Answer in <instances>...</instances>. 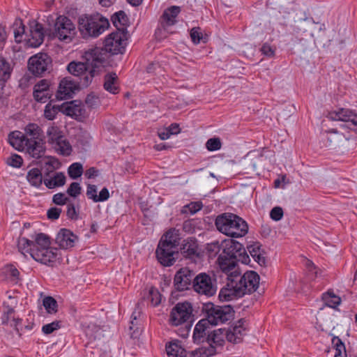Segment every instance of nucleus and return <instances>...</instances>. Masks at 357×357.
Instances as JSON below:
<instances>
[{
  "mask_svg": "<svg viewBox=\"0 0 357 357\" xmlns=\"http://www.w3.org/2000/svg\"><path fill=\"white\" fill-rule=\"evenodd\" d=\"M80 88L82 87L79 86L78 80L71 77H64L59 83L56 98L59 100L70 98L75 91Z\"/></svg>",
  "mask_w": 357,
  "mask_h": 357,
  "instance_id": "f3484780",
  "label": "nucleus"
},
{
  "mask_svg": "<svg viewBox=\"0 0 357 357\" xmlns=\"http://www.w3.org/2000/svg\"><path fill=\"white\" fill-rule=\"evenodd\" d=\"M33 245V241L29 240L25 237H22L18 240L17 248L19 251L21 252L23 255H25V252H27L29 253L31 256L32 250L35 249Z\"/></svg>",
  "mask_w": 357,
  "mask_h": 357,
  "instance_id": "49530a36",
  "label": "nucleus"
},
{
  "mask_svg": "<svg viewBox=\"0 0 357 357\" xmlns=\"http://www.w3.org/2000/svg\"><path fill=\"white\" fill-rule=\"evenodd\" d=\"M270 217L275 221L280 220L283 217V210L280 206L273 208L270 212Z\"/></svg>",
  "mask_w": 357,
  "mask_h": 357,
  "instance_id": "338daca9",
  "label": "nucleus"
},
{
  "mask_svg": "<svg viewBox=\"0 0 357 357\" xmlns=\"http://www.w3.org/2000/svg\"><path fill=\"white\" fill-rule=\"evenodd\" d=\"M128 33L126 31L112 32L105 39L104 47L112 55L123 54L126 50Z\"/></svg>",
  "mask_w": 357,
  "mask_h": 357,
  "instance_id": "6e6552de",
  "label": "nucleus"
},
{
  "mask_svg": "<svg viewBox=\"0 0 357 357\" xmlns=\"http://www.w3.org/2000/svg\"><path fill=\"white\" fill-rule=\"evenodd\" d=\"M3 273L7 279L13 283H17L20 280V272L13 264L5 265Z\"/></svg>",
  "mask_w": 357,
  "mask_h": 357,
  "instance_id": "58836bf2",
  "label": "nucleus"
},
{
  "mask_svg": "<svg viewBox=\"0 0 357 357\" xmlns=\"http://www.w3.org/2000/svg\"><path fill=\"white\" fill-rule=\"evenodd\" d=\"M13 66L10 63L2 56H0V82L4 84L11 76Z\"/></svg>",
  "mask_w": 357,
  "mask_h": 357,
  "instance_id": "2f4dec72",
  "label": "nucleus"
},
{
  "mask_svg": "<svg viewBox=\"0 0 357 357\" xmlns=\"http://www.w3.org/2000/svg\"><path fill=\"white\" fill-rule=\"evenodd\" d=\"M181 253L185 258L195 259L199 257V245L195 238L189 237L183 240L181 246Z\"/></svg>",
  "mask_w": 357,
  "mask_h": 357,
  "instance_id": "412c9836",
  "label": "nucleus"
},
{
  "mask_svg": "<svg viewBox=\"0 0 357 357\" xmlns=\"http://www.w3.org/2000/svg\"><path fill=\"white\" fill-rule=\"evenodd\" d=\"M184 350L178 340L172 341L166 345V351L169 357H181Z\"/></svg>",
  "mask_w": 357,
  "mask_h": 357,
  "instance_id": "c9c22d12",
  "label": "nucleus"
},
{
  "mask_svg": "<svg viewBox=\"0 0 357 357\" xmlns=\"http://www.w3.org/2000/svg\"><path fill=\"white\" fill-rule=\"evenodd\" d=\"M61 322L60 321H54L50 324L44 325L42 327V332L45 335H50L54 331H56L61 328Z\"/></svg>",
  "mask_w": 357,
  "mask_h": 357,
  "instance_id": "6e6d98bb",
  "label": "nucleus"
},
{
  "mask_svg": "<svg viewBox=\"0 0 357 357\" xmlns=\"http://www.w3.org/2000/svg\"><path fill=\"white\" fill-rule=\"evenodd\" d=\"M1 322L2 324H10V326L14 327L16 332L18 333L20 336H21L20 330H22V328H20L19 326L22 322L21 319H15L13 315L3 313V315L1 317Z\"/></svg>",
  "mask_w": 357,
  "mask_h": 357,
  "instance_id": "79ce46f5",
  "label": "nucleus"
},
{
  "mask_svg": "<svg viewBox=\"0 0 357 357\" xmlns=\"http://www.w3.org/2000/svg\"><path fill=\"white\" fill-rule=\"evenodd\" d=\"M91 68L90 64H88L86 60L85 62H70L67 67L68 72L77 77L78 82L80 86L85 88L86 86L82 84V79L88 75Z\"/></svg>",
  "mask_w": 357,
  "mask_h": 357,
  "instance_id": "aec40b11",
  "label": "nucleus"
},
{
  "mask_svg": "<svg viewBox=\"0 0 357 357\" xmlns=\"http://www.w3.org/2000/svg\"><path fill=\"white\" fill-rule=\"evenodd\" d=\"M75 33V26L72 21L66 16H59L54 24L56 37L60 40L68 43L72 40Z\"/></svg>",
  "mask_w": 357,
  "mask_h": 357,
  "instance_id": "f8f14e48",
  "label": "nucleus"
},
{
  "mask_svg": "<svg viewBox=\"0 0 357 357\" xmlns=\"http://www.w3.org/2000/svg\"><path fill=\"white\" fill-rule=\"evenodd\" d=\"M227 282L219 292V299L222 301H228L244 296L243 291L239 288L234 277L227 275Z\"/></svg>",
  "mask_w": 357,
  "mask_h": 357,
  "instance_id": "2eb2a0df",
  "label": "nucleus"
},
{
  "mask_svg": "<svg viewBox=\"0 0 357 357\" xmlns=\"http://www.w3.org/2000/svg\"><path fill=\"white\" fill-rule=\"evenodd\" d=\"M29 35H26L24 40L26 45L31 47H39L44 40L45 31L42 24L33 21L29 24Z\"/></svg>",
  "mask_w": 357,
  "mask_h": 357,
  "instance_id": "dca6fc26",
  "label": "nucleus"
},
{
  "mask_svg": "<svg viewBox=\"0 0 357 357\" xmlns=\"http://www.w3.org/2000/svg\"><path fill=\"white\" fill-rule=\"evenodd\" d=\"M181 12V7L172 6L165 9L160 17V24L163 28L172 26L177 22V17Z\"/></svg>",
  "mask_w": 357,
  "mask_h": 357,
  "instance_id": "b1692460",
  "label": "nucleus"
},
{
  "mask_svg": "<svg viewBox=\"0 0 357 357\" xmlns=\"http://www.w3.org/2000/svg\"><path fill=\"white\" fill-rule=\"evenodd\" d=\"M248 251L255 259L260 266L266 265V259L261 253L260 245L259 243H255L248 246Z\"/></svg>",
  "mask_w": 357,
  "mask_h": 357,
  "instance_id": "e433bc0d",
  "label": "nucleus"
},
{
  "mask_svg": "<svg viewBox=\"0 0 357 357\" xmlns=\"http://www.w3.org/2000/svg\"><path fill=\"white\" fill-rule=\"evenodd\" d=\"M321 298L324 304L332 308L336 307L341 302L340 298L336 296L332 291H328L323 294Z\"/></svg>",
  "mask_w": 357,
  "mask_h": 357,
  "instance_id": "4c0bfd02",
  "label": "nucleus"
},
{
  "mask_svg": "<svg viewBox=\"0 0 357 357\" xmlns=\"http://www.w3.org/2000/svg\"><path fill=\"white\" fill-rule=\"evenodd\" d=\"M67 194L72 197H78L82 192V187L77 182H73L66 190Z\"/></svg>",
  "mask_w": 357,
  "mask_h": 357,
  "instance_id": "13d9d810",
  "label": "nucleus"
},
{
  "mask_svg": "<svg viewBox=\"0 0 357 357\" xmlns=\"http://www.w3.org/2000/svg\"><path fill=\"white\" fill-rule=\"evenodd\" d=\"M47 142L53 146L63 138V132L56 126H52L47 130Z\"/></svg>",
  "mask_w": 357,
  "mask_h": 357,
  "instance_id": "72a5a7b5",
  "label": "nucleus"
},
{
  "mask_svg": "<svg viewBox=\"0 0 357 357\" xmlns=\"http://www.w3.org/2000/svg\"><path fill=\"white\" fill-rule=\"evenodd\" d=\"M223 250L218 261L222 271L226 275L238 269V262L248 264L250 261L243 245L234 239L225 240L222 243Z\"/></svg>",
  "mask_w": 357,
  "mask_h": 357,
  "instance_id": "f257e3e1",
  "label": "nucleus"
},
{
  "mask_svg": "<svg viewBox=\"0 0 357 357\" xmlns=\"http://www.w3.org/2000/svg\"><path fill=\"white\" fill-rule=\"evenodd\" d=\"M203 207L201 202H192L185 205L181 209V213L193 215L200 211Z\"/></svg>",
  "mask_w": 357,
  "mask_h": 357,
  "instance_id": "09e8293b",
  "label": "nucleus"
},
{
  "mask_svg": "<svg viewBox=\"0 0 357 357\" xmlns=\"http://www.w3.org/2000/svg\"><path fill=\"white\" fill-rule=\"evenodd\" d=\"M53 148L59 153V154L65 156L70 155L72 152V146L64 137L59 142L56 143Z\"/></svg>",
  "mask_w": 357,
  "mask_h": 357,
  "instance_id": "a19ab883",
  "label": "nucleus"
},
{
  "mask_svg": "<svg viewBox=\"0 0 357 357\" xmlns=\"http://www.w3.org/2000/svg\"><path fill=\"white\" fill-rule=\"evenodd\" d=\"M180 239V230L176 228H171L162 236L159 243H163L167 247L176 249L179 245Z\"/></svg>",
  "mask_w": 357,
  "mask_h": 357,
  "instance_id": "a878e982",
  "label": "nucleus"
},
{
  "mask_svg": "<svg viewBox=\"0 0 357 357\" xmlns=\"http://www.w3.org/2000/svg\"><path fill=\"white\" fill-rule=\"evenodd\" d=\"M25 135L22 136V142H26V140H40L44 139L43 131L36 123H29L24 128Z\"/></svg>",
  "mask_w": 357,
  "mask_h": 357,
  "instance_id": "393cba45",
  "label": "nucleus"
},
{
  "mask_svg": "<svg viewBox=\"0 0 357 357\" xmlns=\"http://www.w3.org/2000/svg\"><path fill=\"white\" fill-rule=\"evenodd\" d=\"M61 112L76 120H80L83 116L84 109L81 105H76L72 101L61 104Z\"/></svg>",
  "mask_w": 357,
  "mask_h": 357,
  "instance_id": "cd10ccee",
  "label": "nucleus"
},
{
  "mask_svg": "<svg viewBox=\"0 0 357 357\" xmlns=\"http://www.w3.org/2000/svg\"><path fill=\"white\" fill-rule=\"evenodd\" d=\"M202 312L206 316L204 319L211 326L224 324L232 319L235 313L230 305L220 306L210 302L203 304Z\"/></svg>",
  "mask_w": 357,
  "mask_h": 357,
  "instance_id": "20e7f679",
  "label": "nucleus"
},
{
  "mask_svg": "<svg viewBox=\"0 0 357 357\" xmlns=\"http://www.w3.org/2000/svg\"><path fill=\"white\" fill-rule=\"evenodd\" d=\"M50 240L47 235L39 233L36 235L33 246L36 249L50 248Z\"/></svg>",
  "mask_w": 357,
  "mask_h": 357,
  "instance_id": "37998d69",
  "label": "nucleus"
},
{
  "mask_svg": "<svg viewBox=\"0 0 357 357\" xmlns=\"http://www.w3.org/2000/svg\"><path fill=\"white\" fill-rule=\"evenodd\" d=\"M151 296V301L153 306L158 305L161 302L160 294L158 291L154 288H151L149 290Z\"/></svg>",
  "mask_w": 357,
  "mask_h": 357,
  "instance_id": "0e129e2a",
  "label": "nucleus"
},
{
  "mask_svg": "<svg viewBox=\"0 0 357 357\" xmlns=\"http://www.w3.org/2000/svg\"><path fill=\"white\" fill-rule=\"evenodd\" d=\"M8 164L13 167L19 168L22 166L23 160L21 156L17 154H13L8 159Z\"/></svg>",
  "mask_w": 357,
  "mask_h": 357,
  "instance_id": "e2e57ef3",
  "label": "nucleus"
},
{
  "mask_svg": "<svg viewBox=\"0 0 357 357\" xmlns=\"http://www.w3.org/2000/svg\"><path fill=\"white\" fill-rule=\"evenodd\" d=\"M207 347H202L196 349L198 357H211L218 353L215 345L208 343Z\"/></svg>",
  "mask_w": 357,
  "mask_h": 357,
  "instance_id": "de8ad7c7",
  "label": "nucleus"
},
{
  "mask_svg": "<svg viewBox=\"0 0 357 357\" xmlns=\"http://www.w3.org/2000/svg\"><path fill=\"white\" fill-rule=\"evenodd\" d=\"M215 226L220 232L233 238L243 237L248 231L247 222L231 213L218 215L215 220Z\"/></svg>",
  "mask_w": 357,
  "mask_h": 357,
  "instance_id": "f03ea898",
  "label": "nucleus"
},
{
  "mask_svg": "<svg viewBox=\"0 0 357 357\" xmlns=\"http://www.w3.org/2000/svg\"><path fill=\"white\" fill-rule=\"evenodd\" d=\"M192 308L191 303L183 302L177 303L172 310L169 321L173 326H178L183 324L190 325L192 322Z\"/></svg>",
  "mask_w": 357,
  "mask_h": 357,
  "instance_id": "9d476101",
  "label": "nucleus"
},
{
  "mask_svg": "<svg viewBox=\"0 0 357 357\" xmlns=\"http://www.w3.org/2000/svg\"><path fill=\"white\" fill-rule=\"evenodd\" d=\"M109 26V21L99 13L83 15L78 19V29L83 38H97Z\"/></svg>",
  "mask_w": 357,
  "mask_h": 357,
  "instance_id": "7ed1b4c3",
  "label": "nucleus"
},
{
  "mask_svg": "<svg viewBox=\"0 0 357 357\" xmlns=\"http://www.w3.org/2000/svg\"><path fill=\"white\" fill-rule=\"evenodd\" d=\"M103 87L112 94L119 93L118 77L115 73H109L105 75Z\"/></svg>",
  "mask_w": 357,
  "mask_h": 357,
  "instance_id": "c85d7f7f",
  "label": "nucleus"
},
{
  "mask_svg": "<svg viewBox=\"0 0 357 357\" xmlns=\"http://www.w3.org/2000/svg\"><path fill=\"white\" fill-rule=\"evenodd\" d=\"M260 50L263 55L271 58L275 55V48L268 43H264Z\"/></svg>",
  "mask_w": 357,
  "mask_h": 357,
  "instance_id": "774afa93",
  "label": "nucleus"
},
{
  "mask_svg": "<svg viewBox=\"0 0 357 357\" xmlns=\"http://www.w3.org/2000/svg\"><path fill=\"white\" fill-rule=\"evenodd\" d=\"M86 195L88 199L96 203L105 202L109 198V192L107 188H103L98 195L97 187L92 184L87 185Z\"/></svg>",
  "mask_w": 357,
  "mask_h": 357,
  "instance_id": "bb28decb",
  "label": "nucleus"
},
{
  "mask_svg": "<svg viewBox=\"0 0 357 357\" xmlns=\"http://www.w3.org/2000/svg\"><path fill=\"white\" fill-rule=\"evenodd\" d=\"M228 277H234L238 284L239 288L243 291L244 295L252 294L259 287V275L253 271H246L241 275L238 269L232 271L227 274Z\"/></svg>",
  "mask_w": 357,
  "mask_h": 357,
  "instance_id": "423d86ee",
  "label": "nucleus"
},
{
  "mask_svg": "<svg viewBox=\"0 0 357 357\" xmlns=\"http://www.w3.org/2000/svg\"><path fill=\"white\" fill-rule=\"evenodd\" d=\"M210 325L204 319L198 321L193 331L192 338L195 343L200 344L205 342L208 343V335L211 331Z\"/></svg>",
  "mask_w": 357,
  "mask_h": 357,
  "instance_id": "5701e85b",
  "label": "nucleus"
},
{
  "mask_svg": "<svg viewBox=\"0 0 357 357\" xmlns=\"http://www.w3.org/2000/svg\"><path fill=\"white\" fill-rule=\"evenodd\" d=\"M66 215L71 220H77L79 218V206L75 207V204L70 201L66 204Z\"/></svg>",
  "mask_w": 357,
  "mask_h": 357,
  "instance_id": "603ef678",
  "label": "nucleus"
},
{
  "mask_svg": "<svg viewBox=\"0 0 357 357\" xmlns=\"http://www.w3.org/2000/svg\"><path fill=\"white\" fill-rule=\"evenodd\" d=\"M327 118L331 121H340L344 123L342 127L357 132V112L349 108H339L328 112Z\"/></svg>",
  "mask_w": 357,
  "mask_h": 357,
  "instance_id": "1a4fd4ad",
  "label": "nucleus"
},
{
  "mask_svg": "<svg viewBox=\"0 0 357 357\" xmlns=\"http://www.w3.org/2000/svg\"><path fill=\"white\" fill-rule=\"evenodd\" d=\"M52 202L56 205L63 206L67 204L70 199L64 193L59 192L54 195Z\"/></svg>",
  "mask_w": 357,
  "mask_h": 357,
  "instance_id": "052dcab7",
  "label": "nucleus"
},
{
  "mask_svg": "<svg viewBox=\"0 0 357 357\" xmlns=\"http://www.w3.org/2000/svg\"><path fill=\"white\" fill-rule=\"evenodd\" d=\"M78 241V236L70 229L63 228L58 232L55 241L61 249H70L75 246Z\"/></svg>",
  "mask_w": 357,
  "mask_h": 357,
  "instance_id": "6ab92c4d",
  "label": "nucleus"
},
{
  "mask_svg": "<svg viewBox=\"0 0 357 357\" xmlns=\"http://www.w3.org/2000/svg\"><path fill=\"white\" fill-rule=\"evenodd\" d=\"M24 145L26 153L32 158L39 159L45 155L46 149L44 139L26 140Z\"/></svg>",
  "mask_w": 357,
  "mask_h": 357,
  "instance_id": "4be33fe9",
  "label": "nucleus"
},
{
  "mask_svg": "<svg viewBox=\"0 0 357 357\" xmlns=\"http://www.w3.org/2000/svg\"><path fill=\"white\" fill-rule=\"evenodd\" d=\"M43 306L49 314H55L57 312L58 304L53 297H45L43 299Z\"/></svg>",
  "mask_w": 357,
  "mask_h": 357,
  "instance_id": "3c124183",
  "label": "nucleus"
},
{
  "mask_svg": "<svg viewBox=\"0 0 357 357\" xmlns=\"http://www.w3.org/2000/svg\"><path fill=\"white\" fill-rule=\"evenodd\" d=\"M225 337L227 341L229 342H232L234 344H238L241 342V336H236L235 333L233 332L231 328H230L229 330L225 329Z\"/></svg>",
  "mask_w": 357,
  "mask_h": 357,
  "instance_id": "69168bd1",
  "label": "nucleus"
},
{
  "mask_svg": "<svg viewBox=\"0 0 357 357\" xmlns=\"http://www.w3.org/2000/svg\"><path fill=\"white\" fill-rule=\"evenodd\" d=\"M113 24L116 26V31H127V26L128 24V18L124 11L120 10L115 13L111 17Z\"/></svg>",
  "mask_w": 357,
  "mask_h": 357,
  "instance_id": "c756f323",
  "label": "nucleus"
},
{
  "mask_svg": "<svg viewBox=\"0 0 357 357\" xmlns=\"http://www.w3.org/2000/svg\"><path fill=\"white\" fill-rule=\"evenodd\" d=\"M52 66V59L46 53H39L31 56L28 61V69L37 77L43 76Z\"/></svg>",
  "mask_w": 357,
  "mask_h": 357,
  "instance_id": "9b49d317",
  "label": "nucleus"
},
{
  "mask_svg": "<svg viewBox=\"0 0 357 357\" xmlns=\"http://www.w3.org/2000/svg\"><path fill=\"white\" fill-rule=\"evenodd\" d=\"M222 146V143L218 137L210 138L206 143V149L210 151H215L220 150Z\"/></svg>",
  "mask_w": 357,
  "mask_h": 357,
  "instance_id": "5fc2aeb1",
  "label": "nucleus"
},
{
  "mask_svg": "<svg viewBox=\"0 0 357 357\" xmlns=\"http://www.w3.org/2000/svg\"><path fill=\"white\" fill-rule=\"evenodd\" d=\"M195 277L193 271L188 268H181L176 271L174 278V285L177 291H182L192 288V282Z\"/></svg>",
  "mask_w": 357,
  "mask_h": 357,
  "instance_id": "4468645a",
  "label": "nucleus"
},
{
  "mask_svg": "<svg viewBox=\"0 0 357 357\" xmlns=\"http://www.w3.org/2000/svg\"><path fill=\"white\" fill-rule=\"evenodd\" d=\"M44 184L49 189L63 186L66 183V176L63 172H56L50 178H44Z\"/></svg>",
  "mask_w": 357,
  "mask_h": 357,
  "instance_id": "473e14b6",
  "label": "nucleus"
},
{
  "mask_svg": "<svg viewBox=\"0 0 357 357\" xmlns=\"http://www.w3.org/2000/svg\"><path fill=\"white\" fill-rule=\"evenodd\" d=\"M59 112H61V105H52L49 102L45 107L44 116L47 120L52 121Z\"/></svg>",
  "mask_w": 357,
  "mask_h": 357,
  "instance_id": "ea45409f",
  "label": "nucleus"
},
{
  "mask_svg": "<svg viewBox=\"0 0 357 357\" xmlns=\"http://www.w3.org/2000/svg\"><path fill=\"white\" fill-rule=\"evenodd\" d=\"M175 248L167 247L163 243H158L155 255L158 261L164 266H172L176 259L174 257L175 253Z\"/></svg>",
  "mask_w": 357,
  "mask_h": 357,
  "instance_id": "a211bd4d",
  "label": "nucleus"
},
{
  "mask_svg": "<svg viewBox=\"0 0 357 357\" xmlns=\"http://www.w3.org/2000/svg\"><path fill=\"white\" fill-rule=\"evenodd\" d=\"M245 320L244 319H239L237 323L231 327L234 333L236 336H241V342L243 340V337L245 335V328L244 327V323Z\"/></svg>",
  "mask_w": 357,
  "mask_h": 357,
  "instance_id": "864d4df0",
  "label": "nucleus"
},
{
  "mask_svg": "<svg viewBox=\"0 0 357 357\" xmlns=\"http://www.w3.org/2000/svg\"><path fill=\"white\" fill-rule=\"evenodd\" d=\"M192 289L199 295L213 296L218 289L216 279L206 273L195 275Z\"/></svg>",
  "mask_w": 357,
  "mask_h": 357,
  "instance_id": "0eeeda50",
  "label": "nucleus"
},
{
  "mask_svg": "<svg viewBox=\"0 0 357 357\" xmlns=\"http://www.w3.org/2000/svg\"><path fill=\"white\" fill-rule=\"evenodd\" d=\"M107 51L105 48L95 47L85 52L84 59L90 64L91 68L87 75H86L82 82V84L88 86L92 82L93 78L97 74L96 68L103 66L107 59Z\"/></svg>",
  "mask_w": 357,
  "mask_h": 357,
  "instance_id": "39448f33",
  "label": "nucleus"
},
{
  "mask_svg": "<svg viewBox=\"0 0 357 357\" xmlns=\"http://www.w3.org/2000/svg\"><path fill=\"white\" fill-rule=\"evenodd\" d=\"M26 179L31 185L36 188H39L44 181L41 171L38 168L30 169L27 173Z\"/></svg>",
  "mask_w": 357,
  "mask_h": 357,
  "instance_id": "f704fd0d",
  "label": "nucleus"
},
{
  "mask_svg": "<svg viewBox=\"0 0 357 357\" xmlns=\"http://www.w3.org/2000/svg\"><path fill=\"white\" fill-rule=\"evenodd\" d=\"M332 344L335 349V357H347L345 345L339 337H333Z\"/></svg>",
  "mask_w": 357,
  "mask_h": 357,
  "instance_id": "c03bdc74",
  "label": "nucleus"
},
{
  "mask_svg": "<svg viewBox=\"0 0 357 357\" xmlns=\"http://www.w3.org/2000/svg\"><path fill=\"white\" fill-rule=\"evenodd\" d=\"M16 25L18 26L14 29L15 40L17 43H20L24 40L25 26L22 22H20L19 25L17 24Z\"/></svg>",
  "mask_w": 357,
  "mask_h": 357,
  "instance_id": "4d7b16f0",
  "label": "nucleus"
},
{
  "mask_svg": "<svg viewBox=\"0 0 357 357\" xmlns=\"http://www.w3.org/2000/svg\"><path fill=\"white\" fill-rule=\"evenodd\" d=\"M83 173L82 165L79 162H74L68 169V174L73 179L80 177Z\"/></svg>",
  "mask_w": 357,
  "mask_h": 357,
  "instance_id": "8fccbe9b",
  "label": "nucleus"
},
{
  "mask_svg": "<svg viewBox=\"0 0 357 357\" xmlns=\"http://www.w3.org/2000/svg\"><path fill=\"white\" fill-rule=\"evenodd\" d=\"M33 98L37 102H46L48 100L51 98L52 92L51 91H43L40 93H35L33 92Z\"/></svg>",
  "mask_w": 357,
  "mask_h": 357,
  "instance_id": "680f3d73",
  "label": "nucleus"
},
{
  "mask_svg": "<svg viewBox=\"0 0 357 357\" xmlns=\"http://www.w3.org/2000/svg\"><path fill=\"white\" fill-rule=\"evenodd\" d=\"M59 251L57 248L33 249L31 257L38 262L48 266H54L59 259Z\"/></svg>",
  "mask_w": 357,
  "mask_h": 357,
  "instance_id": "ddd939ff",
  "label": "nucleus"
},
{
  "mask_svg": "<svg viewBox=\"0 0 357 357\" xmlns=\"http://www.w3.org/2000/svg\"><path fill=\"white\" fill-rule=\"evenodd\" d=\"M43 91H51L49 82L45 79L40 80L33 87V92L35 93H40Z\"/></svg>",
  "mask_w": 357,
  "mask_h": 357,
  "instance_id": "bf43d9fd",
  "label": "nucleus"
},
{
  "mask_svg": "<svg viewBox=\"0 0 357 357\" xmlns=\"http://www.w3.org/2000/svg\"><path fill=\"white\" fill-rule=\"evenodd\" d=\"M190 35L192 43L195 45H197L201 42L203 43H206L208 42V36H204L201 31V28L199 26L193 27L190 30Z\"/></svg>",
  "mask_w": 357,
  "mask_h": 357,
  "instance_id": "a18cd8bd",
  "label": "nucleus"
},
{
  "mask_svg": "<svg viewBox=\"0 0 357 357\" xmlns=\"http://www.w3.org/2000/svg\"><path fill=\"white\" fill-rule=\"evenodd\" d=\"M225 328H219L210 331V334L208 335V343L215 345V348L222 349L225 344Z\"/></svg>",
  "mask_w": 357,
  "mask_h": 357,
  "instance_id": "7c9ffc66",
  "label": "nucleus"
}]
</instances>
